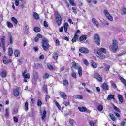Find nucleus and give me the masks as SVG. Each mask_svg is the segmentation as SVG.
<instances>
[{"label": "nucleus", "instance_id": "1", "mask_svg": "<svg viewBox=\"0 0 126 126\" xmlns=\"http://www.w3.org/2000/svg\"><path fill=\"white\" fill-rule=\"evenodd\" d=\"M94 54L96 57L99 58V59H105L106 56L104 54H106V49L105 48H99L98 49H95Z\"/></svg>", "mask_w": 126, "mask_h": 126}, {"label": "nucleus", "instance_id": "2", "mask_svg": "<svg viewBox=\"0 0 126 126\" xmlns=\"http://www.w3.org/2000/svg\"><path fill=\"white\" fill-rule=\"evenodd\" d=\"M118 48H119V44H118V41L113 40L112 45L109 46V49L111 51H112L113 53H116L118 51Z\"/></svg>", "mask_w": 126, "mask_h": 126}, {"label": "nucleus", "instance_id": "3", "mask_svg": "<svg viewBox=\"0 0 126 126\" xmlns=\"http://www.w3.org/2000/svg\"><path fill=\"white\" fill-rule=\"evenodd\" d=\"M49 41L46 38L42 39V48L44 51H49Z\"/></svg>", "mask_w": 126, "mask_h": 126}, {"label": "nucleus", "instance_id": "4", "mask_svg": "<svg viewBox=\"0 0 126 126\" xmlns=\"http://www.w3.org/2000/svg\"><path fill=\"white\" fill-rule=\"evenodd\" d=\"M72 63L73 64V67L75 69L78 70V74L80 77H81V76H82V68L80 67H77V66H76V62L74 61L72 62Z\"/></svg>", "mask_w": 126, "mask_h": 126}, {"label": "nucleus", "instance_id": "5", "mask_svg": "<svg viewBox=\"0 0 126 126\" xmlns=\"http://www.w3.org/2000/svg\"><path fill=\"white\" fill-rule=\"evenodd\" d=\"M103 13L105 16L106 17V18H107V19H108V20H109V21H113V20H114L113 16L111 14H110V13L108 12L107 10L105 9L103 11Z\"/></svg>", "mask_w": 126, "mask_h": 126}, {"label": "nucleus", "instance_id": "6", "mask_svg": "<svg viewBox=\"0 0 126 126\" xmlns=\"http://www.w3.org/2000/svg\"><path fill=\"white\" fill-rule=\"evenodd\" d=\"M81 32H80V31L79 30H77L76 33H75L73 39H72V43H75L76 42V40H77L79 37L78 35V34H81Z\"/></svg>", "mask_w": 126, "mask_h": 126}, {"label": "nucleus", "instance_id": "7", "mask_svg": "<svg viewBox=\"0 0 126 126\" xmlns=\"http://www.w3.org/2000/svg\"><path fill=\"white\" fill-rule=\"evenodd\" d=\"M56 19L58 25H61V23H62V17L59 13H57L56 14Z\"/></svg>", "mask_w": 126, "mask_h": 126}, {"label": "nucleus", "instance_id": "8", "mask_svg": "<svg viewBox=\"0 0 126 126\" xmlns=\"http://www.w3.org/2000/svg\"><path fill=\"white\" fill-rule=\"evenodd\" d=\"M94 40L98 46H100V37L98 34H95L94 35Z\"/></svg>", "mask_w": 126, "mask_h": 126}, {"label": "nucleus", "instance_id": "9", "mask_svg": "<svg viewBox=\"0 0 126 126\" xmlns=\"http://www.w3.org/2000/svg\"><path fill=\"white\" fill-rule=\"evenodd\" d=\"M22 76H23L25 79H29L30 78V75L27 73V70H25L24 72L22 73Z\"/></svg>", "mask_w": 126, "mask_h": 126}, {"label": "nucleus", "instance_id": "10", "mask_svg": "<svg viewBox=\"0 0 126 126\" xmlns=\"http://www.w3.org/2000/svg\"><path fill=\"white\" fill-rule=\"evenodd\" d=\"M79 51L80 53H82L83 54H88L89 53V50L84 47L79 48Z\"/></svg>", "mask_w": 126, "mask_h": 126}, {"label": "nucleus", "instance_id": "11", "mask_svg": "<svg viewBox=\"0 0 126 126\" xmlns=\"http://www.w3.org/2000/svg\"><path fill=\"white\" fill-rule=\"evenodd\" d=\"M94 77V78L97 79V80H98V81H99V82H102V81H103V79H102V77H101V75H100L98 73L95 74Z\"/></svg>", "mask_w": 126, "mask_h": 126}, {"label": "nucleus", "instance_id": "12", "mask_svg": "<svg viewBox=\"0 0 126 126\" xmlns=\"http://www.w3.org/2000/svg\"><path fill=\"white\" fill-rule=\"evenodd\" d=\"M102 86L103 90H104V91H107V90H109V85H108L107 83H103Z\"/></svg>", "mask_w": 126, "mask_h": 126}, {"label": "nucleus", "instance_id": "13", "mask_svg": "<svg viewBox=\"0 0 126 126\" xmlns=\"http://www.w3.org/2000/svg\"><path fill=\"white\" fill-rule=\"evenodd\" d=\"M0 75H1V77L3 78L4 77H6L7 73L5 70H2L0 72Z\"/></svg>", "mask_w": 126, "mask_h": 126}, {"label": "nucleus", "instance_id": "14", "mask_svg": "<svg viewBox=\"0 0 126 126\" xmlns=\"http://www.w3.org/2000/svg\"><path fill=\"white\" fill-rule=\"evenodd\" d=\"M92 22H93V24L95 25V26H96V27H99V25H98V22L97 21V20H96V19H92Z\"/></svg>", "mask_w": 126, "mask_h": 126}, {"label": "nucleus", "instance_id": "15", "mask_svg": "<svg viewBox=\"0 0 126 126\" xmlns=\"http://www.w3.org/2000/svg\"><path fill=\"white\" fill-rule=\"evenodd\" d=\"M28 33H29V26L26 25L25 27V35H27Z\"/></svg>", "mask_w": 126, "mask_h": 126}, {"label": "nucleus", "instance_id": "16", "mask_svg": "<svg viewBox=\"0 0 126 126\" xmlns=\"http://www.w3.org/2000/svg\"><path fill=\"white\" fill-rule=\"evenodd\" d=\"M91 65L93 67V68H96L97 67V64L94 61H92L91 62Z\"/></svg>", "mask_w": 126, "mask_h": 126}, {"label": "nucleus", "instance_id": "17", "mask_svg": "<svg viewBox=\"0 0 126 126\" xmlns=\"http://www.w3.org/2000/svg\"><path fill=\"white\" fill-rule=\"evenodd\" d=\"M60 94V96L63 98V99H65V98H66V94H65L64 92H61Z\"/></svg>", "mask_w": 126, "mask_h": 126}, {"label": "nucleus", "instance_id": "18", "mask_svg": "<svg viewBox=\"0 0 126 126\" xmlns=\"http://www.w3.org/2000/svg\"><path fill=\"white\" fill-rule=\"evenodd\" d=\"M120 80H121L122 82L123 83V84H124V85L125 86H126V81L125 79H124V78H123V77H122L121 75H119L118 76Z\"/></svg>", "mask_w": 126, "mask_h": 126}, {"label": "nucleus", "instance_id": "19", "mask_svg": "<svg viewBox=\"0 0 126 126\" xmlns=\"http://www.w3.org/2000/svg\"><path fill=\"white\" fill-rule=\"evenodd\" d=\"M86 39H87V36H86V35H82L79 38V41L80 42H81L82 41H85Z\"/></svg>", "mask_w": 126, "mask_h": 126}, {"label": "nucleus", "instance_id": "20", "mask_svg": "<svg viewBox=\"0 0 126 126\" xmlns=\"http://www.w3.org/2000/svg\"><path fill=\"white\" fill-rule=\"evenodd\" d=\"M33 30L35 33H39L41 31V29L39 27H35Z\"/></svg>", "mask_w": 126, "mask_h": 126}, {"label": "nucleus", "instance_id": "21", "mask_svg": "<svg viewBox=\"0 0 126 126\" xmlns=\"http://www.w3.org/2000/svg\"><path fill=\"white\" fill-rule=\"evenodd\" d=\"M52 58L55 61H57L58 60V53L56 52L53 53Z\"/></svg>", "mask_w": 126, "mask_h": 126}, {"label": "nucleus", "instance_id": "22", "mask_svg": "<svg viewBox=\"0 0 126 126\" xmlns=\"http://www.w3.org/2000/svg\"><path fill=\"white\" fill-rule=\"evenodd\" d=\"M78 110L80 112H86L87 109L84 107H79Z\"/></svg>", "mask_w": 126, "mask_h": 126}, {"label": "nucleus", "instance_id": "23", "mask_svg": "<svg viewBox=\"0 0 126 126\" xmlns=\"http://www.w3.org/2000/svg\"><path fill=\"white\" fill-rule=\"evenodd\" d=\"M112 99H115V96H114V95H113V94L108 95L107 99L108 101H111V100H112Z\"/></svg>", "mask_w": 126, "mask_h": 126}, {"label": "nucleus", "instance_id": "24", "mask_svg": "<svg viewBox=\"0 0 126 126\" xmlns=\"http://www.w3.org/2000/svg\"><path fill=\"white\" fill-rule=\"evenodd\" d=\"M1 42L2 44V46L3 47V50H5V47H4V46H5V41L4 40V38H1Z\"/></svg>", "mask_w": 126, "mask_h": 126}, {"label": "nucleus", "instance_id": "25", "mask_svg": "<svg viewBox=\"0 0 126 126\" xmlns=\"http://www.w3.org/2000/svg\"><path fill=\"white\" fill-rule=\"evenodd\" d=\"M14 55L15 57H17V58H18L19 56H20V51L18 50H16L14 52Z\"/></svg>", "mask_w": 126, "mask_h": 126}, {"label": "nucleus", "instance_id": "26", "mask_svg": "<svg viewBox=\"0 0 126 126\" xmlns=\"http://www.w3.org/2000/svg\"><path fill=\"white\" fill-rule=\"evenodd\" d=\"M8 51H9V56L11 57V56H12V55H13V50H12V49L11 48H9Z\"/></svg>", "mask_w": 126, "mask_h": 126}, {"label": "nucleus", "instance_id": "27", "mask_svg": "<svg viewBox=\"0 0 126 126\" xmlns=\"http://www.w3.org/2000/svg\"><path fill=\"white\" fill-rule=\"evenodd\" d=\"M33 76L35 80H37L39 78V75L37 72H34L33 73Z\"/></svg>", "mask_w": 126, "mask_h": 126}, {"label": "nucleus", "instance_id": "28", "mask_svg": "<svg viewBox=\"0 0 126 126\" xmlns=\"http://www.w3.org/2000/svg\"><path fill=\"white\" fill-rule=\"evenodd\" d=\"M118 99L120 101V102L121 103H123V102L124 101V98H123V96H122V95L121 94H118Z\"/></svg>", "mask_w": 126, "mask_h": 126}, {"label": "nucleus", "instance_id": "29", "mask_svg": "<svg viewBox=\"0 0 126 126\" xmlns=\"http://www.w3.org/2000/svg\"><path fill=\"white\" fill-rule=\"evenodd\" d=\"M47 116V111L46 110H44L43 111V113L42 116V120H45V118H46Z\"/></svg>", "mask_w": 126, "mask_h": 126}, {"label": "nucleus", "instance_id": "30", "mask_svg": "<svg viewBox=\"0 0 126 126\" xmlns=\"http://www.w3.org/2000/svg\"><path fill=\"white\" fill-rule=\"evenodd\" d=\"M14 95L16 96V97H18L19 96V92L17 91V90H15L14 91Z\"/></svg>", "mask_w": 126, "mask_h": 126}, {"label": "nucleus", "instance_id": "31", "mask_svg": "<svg viewBox=\"0 0 126 126\" xmlns=\"http://www.w3.org/2000/svg\"><path fill=\"white\" fill-rule=\"evenodd\" d=\"M63 85H64V86H68V81H67V80H63Z\"/></svg>", "mask_w": 126, "mask_h": 126}, {"label": "nucleus", "instance_id": "32", "mask_svg": "<svg viewBox=\"0 0 126 126\" xmlns=\"http://www.w3.org/2000/svg\"><path fill=\"white\" fill-rule=\"evenodd\" d=\"M33 16L35 19H39L40 18V17L39 16V15L38 13L34 12L33 14Z\"/></svg>", "mask_w": 126, "mask_h": 126}, {"label": "nucleus", "instance_id": "33", "mask_svg": "<svg viewBox=\"0 0 126 126\" xmlns=\"http://www.w3.org/2000/svg\"><path fill=\"white\" fill-rule=\"evenodd\" d=\"M109 116L111 120H112V121H116V118H115V115H114V114L110 113L109 114Z\"/></svg>", "mask_w": 126, "mask_h": 126}, {"label": "nucleus", "instance_id": "34", "mask_svg": "<svg viewBox=\"0 0 126 126\" xmlns=\"http://www.w3.org/2000/svg\"><path fill=\"white\" fill-rule=\"evenodd\" d=\"M113 108L114 110L116 111V112H118V113H120L121 110L119 109V108H118L117 106L113 105Z\"/></svg>", "mask_w": 126, "mask_h": 126}, {"label": "nucleus", "instance_id": "35", "mask_svg": "<svg viewBox=\"0 0 126 126\" xmlns=\"http://www.w3.org/2000/svg\"><path fill=\"white\" fill-rule=\"evenodd\" d=\"M47 67L49 69V70H53V67L51 64L47 63Z\"/></svg>", "mask_w": 126, "mask_h": 126}, {"label": "nucleus", "instance_id": "36", "mask_svg": "<svg viewBox=\"0 0 126 126\" xmlns=\"http://www.w3.org/2000/svg\"><path fill=\"white\" fill-rule=\"evenodd\" d=\"M11 20L13 21V23H14L15 24H17V19H16L15 17H12L11 18Z\"/></svg>", "mask_w": 126, "mask_h": 126}, {"label": "nucleus", "instance_id": "37", "mask_svg": "<svg viewBox=\"0 0 126 126\" xmlns=\"http://www.w3.org/2000/svg\"><path fill=\"white\" fill-rule=\"evenodd\" d=\"M122 14H126V9L125 8H122L121 11Z\"/></svg>", "mask_w": 126, "mask_h": 126}, {"label": "nucleus", "instance_id": "38", "mask_svg": "<svg viewBox=\"0 0 126 126\" xmlns=\"http://www.w3.org/2000/svg\"><path fill=\"white\" fill-rule=\"evenodd\" d=\"M49 77L50 75L48 73H45L43 76L44 79H47Z\"/></svg>", "mask_w": 126, "mask_h": 126}, {"label": "nucleus", "instance_id": "39", "mask_svg": "<svg viewBox=\"0 0 126 126\" xmlns=\"http://www.w3.org/2000/svg\"><path fill=\"white\" fill-rule=\"evenodd\" d=\"M89 124L91 126H96L95 125L96 123L94 121H90L89 122Z\"/></svg>", "mask_w": 126, "mask_h": 126}, {"label": "nucleus", "instance_id": "40", "mask_svg": "<svg viewBox=\"0 0 126 126\" xmlns=\"http://www.w3.org/2000/svg\"><path fill=\"white\" fill-rule=\"evenodd\" d=\"M69 124L71 126H73L74 124V120L73 119H69Z\"/></svg>", "mask_w": 126, "mask_h": 126}, {"label": "nucleus", "instance_id": "41", "mask_svg": "<svg viewBox=\"0 0 126 126\" xmlns=\"http://www.w3.org/2000/svg\"><path fill=\"white\" fill-rule=\"evenodd\" d=\"M7 26L9 27V28H11L13 27V24L10 22H7Z\"/></svg>", "mask_w": 126, "mask_h": 126}, {"label": "nucleus", "instance_id": "42", "mask_svg": "<svg viewBox=\"0 0 126 126\" xmlns=\"http://www.w3.org/2000/svg\"><path fill=\"white\" fill-rule=\"evenodd\" d=\"M97 110L98 111H103V106L102 105H99L97 107Z\"/></svg>", "mask_w": 126, "mask_h": 126}, {"label": "nucleus", "instance_id": "43", "mask_svg": "<svg viewBox=\"0 0 126 126\" xmlns=\"http://www.w3.org/2000/svg\"><path fill=\"white\" fill-rule=\"evenodd\" d=\"M25 108L26 111H28V102L27 101L25 103Z\"/></svg>", "mask_w": 126, "mask_h": 126}, {"label": "nucleus", "instance_id": "44", "mask_svg": "<svg viewBox=\"0 0 126 126\" xmlns=\"http://www.w3.org/2000/svg\"><path fill=\"white\" fill-rule=\"evenodd\" d=\"M55 104L57 106V107L58 108V109H59V110H61V109H62V107H61V105H60V104H59V103H58V102L56 101Z\"/></svg>", "mask_w": 126, "mask_h": 126}, {"label": "nucleus", "instance_id": "45", "mask_svg": "<svg viewBox=\"0 0 126 126\" xmlns=\"http://www.w3.org/2000/svg\"><path fill=\"white\" fill-rule=\"evenodd\" d=\"M5 116L8 117L9 116V113H8V108H6L5 109Z\"/></svg>", "mask_w": 126, "mask_h": 126}, {"label": "nucleus", "instance_id": "46", "mask_svg": "<svg viewBox=\"0 0 126 126\" xmlns=\"http://www.w3.org/2000/svg\"><path fill=\"white\" fill-rule=\"evenodd\" d=\"M76 99H82L83 96L82 95L78 94V95H76Z\"/></svg>", "mask_w": 126, "mask_h": 126}, {"label": "nucleus", "instance_id": "47", "mask_svg": "<svg viewBox=\"0 0 126 126\" xmlns=\"http://www.w3.org/2000/svg\"><path fill=\"white\" fill-rule=\"evenodd\" d=\"M71 76L72 77H73V78H76V73H75L74 72H73L71 73Z\"/></svg>", "mask_w": 126, "mask_h": 126}, {"label": "nucleus", "instance_id": "48", "mask_svg": "<svg viewBox=\"0 0 126 126\" xmlns=\"http://www.w3.org/2000/svg\"><path fill=\"white\" fill-rule=\"evenodd\" d=\"M84 64H85V65H88V64H89V63H88V61L86 60V59H85L84 61Z\"/></svg>", "mask_w": 126, "mask_h": 126}, {"label": "nucleus", "instance_id": "49", "mask_svg": "<svg viewBox=\"0 0 126 126\" xmlns=\"http://www.w3.org/2000/svg\"><path fill=\"white\" fill-rule=\"evenodd\" d=\"M69 2L73 6H74V5H75V4H74V1L73 0L69 1Z\"/></svg>", "mask_w": 126, "mask_h": 126}, {"label": "nucleus", "instance_id": "50", "mask_svg": "<svg viewBox=\"0 0 126 126\" xmlns=\"http://www.w3.org/2000/svg\"><path fill=\"white\" fill-rule=\"evenodd\" d=\"M9 42L10 44H12V36L11 34L9 35Z\"/></svg>", "mask_w": 126, "mask_h": 126}, {"label": "nucleus", "instance_id": "51", "mask_svg": "<svg viewBox=\"0 0 126 126\" xmlns=\"http://www.w3.org/2000/svg\"><path fill=\"white\" fill-rule=\"evenodd\" d=\"M43 24H44V27H46V28L48 27V22H47V21H44Z\"/></svg>", "mask_w": 126, "mask_h": 126}, {"label": "nucleus", "instance_id": "52", "mask_svg": "<svg viewBox=\"0 0 126 126\" xmlns=\"http://www.w3.org/2000/svg\"><path fill=\"white\" fill-rule=\"evenodd\" d=\"M56 46H60V40L59 39H57L55 41Z\"/></svg>", "mask_w": 126, "mask_h": 126}, {"label": "nucleus", "instance_id": "53", "mask_svg": "<svg viewBox=\"0 0 126 126\" xmlns=\"http://www.w3.org/2000/svg\"><path fill=\"white\" fill-rule=\"evenodd\" d=\"M13 119H14V121L15 122V123L18 122V118H17V117H14Z\"/></svg>", "mask_w": 126, "mask_h": 126}, {"label": "nucleus", "instance_id": "54", "mask_svg": "<svg viewBox=\"0 0 126 126\" xmlns=\"http://www.w3.org/2000/svg\"><path fill=\"white\" fill-rule=\"evenodd\" d=\"M18 113V110L17 109H15L14 111L13 112V115H15L16 114H17Z\"/></svg>", "mask_w": 126, "mask_h": 126}, {"label": "nucleus", "instance_id": "55", "mask_svg": "<svg viewBox=\"0 0 126 126\" xmlns=\"http://www.w3.org/2000/svg\"><path fill=\"white\" fill-rule=\"evenodd\" d=\"M3 62L5 64H7V63H9V61H8V60H4L3 61Z\"/></svg>", "mask_w": 126, "mask_h": 126}, {"label": "nucleus", "instance_id": "56", "mask_svg": "<svg viewBox=\"0 0 126 126\" xmlns=\"http://www.w3.org/2000/svg\"><path fill=\"white\" fill-rule=\"evenodd\" d=\"M37 37L41 38H43V35H42V34H40V33H38L37 35Z\"/></svg>", "mask_w": 126, "mask_h": 126}, {"label": "nucleus", "instance_id": "57", "mask_svg": "<svg viewBox=\"0 0 126 126\" xmlns=\"http://www.w3.org/2000/svg\"><path fill=\"white\" fill-rule=\"evenodd\" d=\"M105 69L106 71H108V70H109V69H110V66H109V65L106 66Z\"/></svg>", "mask_w": 126, "mask_h": 126}, {"label": "nucleus", "instance_id": "58", "mask_svg": "<svg viewBox=\"0 0 126 126\" xmlns=\"http://www.w3.org/2000/svg\"><path fill=\"white\" fill-rule=\"evenodd\" d=\"M37 105L38 106H42V101L41 100H38L37 102Z\"/></svg>", "mask_w": 126, "mask_h": 126}, {"label": "nucleus", "instance_id": "59", "mask_svg": "<svg viewBox=\"0 0 126 126\" xmlns=\"http://www.w3.org/2000/svg\"><path fill=\"white\" fill-rule=\"evenodd\" d=\"M115 115L116 117H117L118 118H120L121 117V115H120V114L117 113V112H115Z\"/></svg>", "mask_w": 126, "mask_h": 126}, {"label": "nucleus", "instance_id": "60", "mask_svg": "<svg viewBox=\"0 0 126 126\" xmlns=\"http://www.w3.org/2000/svg\"><path fill=\"white\" fill-rule=\"evenodd\" d=\"M40 60H44V55L42 54L40 57H39Z\"/></svg>", "mask_w": 126, "mask_h": 126}, {"label": "nucleus", "instance_id": "61", "mask_svg": "<svg viewBox=\"0 0 126 126\" xmlns=\"http://www.w3.org/2000/svg\"><path fill=\"white\" fill-rule=\"evenodd\" d=\"M63 26H62L60 29H59V31L60 32H63Z\"/></svg>", "mask_w": 126, "mask_h": 126}, {"label": "nucleus", "instance_id": "62", "mask_svg": "<svg viewBox=\"0 0 126 126\" xmlns=\"http://www.w3.org/2000/svg\"><path fill=\"white\" fill-rule=\"evenodd\" d=\"M122 126H126V124L125 123V121H122L121 122Z\"/></svg>", "mask_w": 126, "mask_h": 126}, {"label": "nucleus", "instance_id": "63", "mask_svg": "<svg viewBox=\"0 0 126 126\" xmlns=\"http://www.w3.org/2000/svg\"><path fill=\"white\" fill-rule=\"evenodd\" d=\"M68 22H69V23H70V24H73V22H72V20H71V19H69L68 20Z\"/></svg>", "mask_w": 126, "mask_h": 126}, {"label": "nucleus", "instance_id": "64", "mask_svg": "<svg viewBox=\"0 0 126 126\" xmlns=\"http://www.w3.org/2000/svg\"><path fill=\"white\" fill-rule=\"evenodd\" d=\"M64 27H68V23H65L64 24Z\"/></svg>", "mask_w": 126, "mask_h": 126}]
</instances>
